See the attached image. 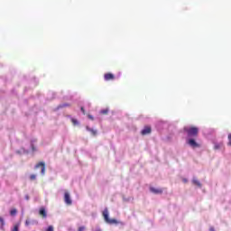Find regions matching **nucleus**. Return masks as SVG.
Wrapping results in <instances>:
<instances>
[{
  "mask_svg": "<svg viewBox=\"0 0 231 231\" xmlns=\"http://www.w3.org/2000/svg\"><path fill=\"white\" fill-rule=\"evenodd\" d=\"M35 142H37V139L31 140L29 147L23 148L22 152H35L37 151V148L35 147Z\"/></svg>",
  "mask_w": 231,
  "mask_h": 231,
  "instance_id": "1",
  "label": "nucleus"
},
{
  "mask_svg": "<svg viewBox=\"0 0 231 231\" xmlns=\"http://www.w3.org/2000/svg\"><path fill=\"white\" fill-rule=\"evenodd\" d=\"M184 131L187 132L188 136H198V133H199V129L198 127H185Z\"/></svg>",
  "mask_w": 231,
  "mask_h": 231,
  "instance_id": "2",
  "label": "nucleus"
},
{
  "mask_svg": "<svg viewBox=\"0 0 231 231\" xmlns=\"http://www.w3.org/2000/svg\"><path fill=\"white\" fill-rule=\"evenodd\" d=\"M186 143L191 147V149H198L199 147V143L196 142V139L189 137L186 139Z\"/></svg>",
  "mask_w": 231,
  "mask_h": 231,
  "instance_id": "3",
  "label": "nucleus"
},
{
  "mask_svg": "<svg viewBox=\"0 0 231 231\" xmlns=\"http://www.w3.org/2000/svg\"><path fill=\"white\" fill-rule=\"evenodd\" d=\"M103 217L105 218L106 223H108L109 225H113V224L116 223V219L109 218V211L107 210V208L104 209Z\"/></svg>",
  "mask_w": 231,
  "mask_h": 231,
  "instance_id": "4",
  "label": "nucleus"
},
{
  "mask_svg": "<svg viewBox=\"0 0 231 231\" xmlns=\"http://www.w3.org/2000/svg\"><path fill=\"white\" fill-rule=\"evenodd\" d=\"M35 169H41V173L42 174V176H44L46 172V165L44 164V162H40L36 164Z\"/></svg>",
  "mask_w": 231,
  "mask_h": 231,
  "instance_id": "5",
  "label": "nucleus"
},
{
  "mask_svg": "<svg viewBox=\"0 0 231 231\" xmlns=\"http://www.w3.org/2000/svg\"><path fill=\"white\" fill-rule=\"evenodd\" d=\"M64 199H65L66 205H71L72 201H71V197L69 196V192L68 191L65 192Z\"/></svg>",
  "mask_w": 231,
  "mask_h": 231,
  "instance_id": "6",
  "label": "nucleus"
},
{
  "mask_svg": "<svg viewBox=\"0 0 231 231\" xmlns=\"http://www.w3.org/2000/svg\"><path fill=\"white\" fill-rule=\"evenodd\" d=\"M104 79L106 82H109V80H115V75L113 73H106L104 75Z\"/></svg>",
  "mask_w": 231,
  "mask_h": 231,
  "instance_id": "7",
  "label": "nucleus"
},
{
  "mask_svg": "<svg viewBox=\"0 0 231 231\" xmlns=\"http://www.w3.org/2000/svg\"><path fill=\"white\" fill-rule=\"evenodd\" d=\"M221 147H223V142H215L214 143V149L215 151H219V149H221Z\"/></svg>",
  "mask_w": 231,
  "mask_h": 231,
  "instance_id": "8",
  "label": "nucleus"
},
{
  "mask_svg": "<svg viewBox=\"0 0 231 231\" xmlns=\"http://www.w3.org/2000/svg\"><path fill=\"white\" fill-rule=\"evenodd\" d=\"M150 190L153 194H162V189H158V188H150Z\"/></svg>",
  "mask_w": 231,
  "mask_h": 231,
  "instance_id": "9",
  "label": "nucleus"
},
{
  "mask_svg": "<svg viewBox=\"0 0 231 231\" xmlns=\"http://www.w3.org/2000/svg\"><path fill=\"white\" fill-rule=\"evenodd\" d=\"M151 133V127L149 126H145L143 130H142V134H149Z\"/></svg>",
  "mask_w": 231,
  "mask_h": 231,
  "instance_id": "10",
  "label": "nucleus"
},
{
  "mask_svg": "<svg viewBox=\"0 0 231 231\" xmlns=\"http://www.w3.org/2000/svg\"><path fill=\"white\" fill-rule=\"evenodd\" d=\"M192 183L193 185H197V187H201V182H199V180L196 177L192 179Z\"/></svg>",
  "mask_w": 231,
  "mask_h": 231,
  "instance_id": "11",
  "label": "nucleus"
},
{
  "mask_svg": "<svg viewBox=\"0 0 231 231\" xmlns=\"http://www.w3.org/2000/svg\"><path fill=\"white\" fill-rule=\"evenodd\" d=\"M86 130L88 131V133H91V134H93V136L97 135V130H95L93 128H89V126H87Z\"/></svg>",
  "mask_w": 231,
  "mask_h": 231,
  "instance_id": "12",
  "label": "nucleus"
},
{
  "mask_svg": "<svg viewBox=\"0 0 231 231\" xmlns=\"http://www.w3.org/2000/svg\"><path fill=\"white\" fill-rule=\"evenodd\" d=\"M40 215L42 216L43 217H47L46 209H44V208H42L40 209Z\"/></svg>",
  "mask_w": 231,
  "mask_h": 231,
  "instance_id": "13",
  "label": "nucleus"
},
{
  "mask_svg": "<svg viewBox=\"0 0 231 231\" xmlns=\"http://www.w3.org/2000/svg\"><path fill=\"white\" fill-rule=\"evenodd\" d=\"M0 228L1 230H5V219L0 217Z\"/></svg>",
  "mask_w": 231,
  "mask_h": 231,
  "instance_id": "14",
  "label": "nucleus"
},
{
  "mask_svg": "<svg viewBox=\"0 0 231 231\" xmlns=\"http://www.w3.org/2000/svg\"><path fill=\"white\" fill-rule=\"evenodd\" d=\"M71 122H72V124H73V125H79V120H77L76 118H73V117H71Z\"/></svg>",
  "mask_w": 231,
  "mask_h": 231,
  "instance_id": "15",
  "label": "nucleus"
},
{
  "mask_svg": "<svg viewBox=\"0 0 231 231\" xmlns=\"http://www.w3.org/2000/svg\"><path fill=\"white\" fill-rule=\"evenodd\" d=\"M69 104L68 103H63V104H60L59 106H58V109H62V107H69Z\"/></svg>",
  "mask_w": 231,
  "mask_h": 231,
  "instance_id": "16",
  "label": "nucleus"
},
{
  "mask_svg": "<svg viewBox=\"0 0 231 231\" xmlns=\"http://www.w3.org/2000/svg\"><path fill=\"white\" fill-rule=\"evenodd\" d=\"M21 224H16L14 228L12 229V231H19V226Z\"/></svg>",
  "mask_w": 231,
  "mask_h": 231,
  "instance_id": "17",
  "label": "nucleus"
},
{
  "mask_svg": "<svg viewBox=\"0 0 231 231\" xmlns=\"http://www.w3.org/2000/svg\"><path fill=\"white\" fill-rule=\"evenodd\" d=\"M108 109H102V110H100V114L101 115H107V113H108Z\"/></svg>",
  "mask_w": 231,
  "mask_h": 231,
  "instance_id": "18",
  "label": "nucleus"
},
{
  "mask_svg": "<svg viewBox=\"0 0 231 231\" xmlns=\"http://www.w3.org/2000/svg\"><path fill=\"white\" fill-rule=\"evenodd\" d=\"M15 214H17V209H12V210L10 211V215H11V216H15Z\"/></svg>",
  "mask_w": 231,
  "mask_h": 231,
  "instance_id": "19",
  "label": "nucleus"
},
{
  "mask_svg": "<svg viewBox=\"0 0 231 231\" xmlns=\"http://www.w3.org/2000/svg\"><path fill=\"white\" fill-rule=\"evenodd\" d=\"M36 178H37V175H35V174H32L30 176V180H35Z\"/></svg>",
  "mask_w": 231,
  "mask_h": 231,
  "instance_id": "20",
  "label": "nucleus"
},
{
  "mask_svg": "<svg viewBox=\"0 0 231 231\" xmlns=\"http://www.w3.org/2000/svg\"><path fill=\"white\" fill-rule=\"evenodd\" d=\"M46 231H53V226H49Z\"/></svg>",
  "mask_w": 231,
  "mask_h": 231,
  "instance_id": "21",
  "label": "nucleus"
},
{
  "mask_svg": "<svg viewBox=\"0 0 231 231\" xmlns=\"http://www.w3.org/2000/svg\"><path fill=\"white\" fill-rule=\"evenodd\" d=\"M227 138H228L229 144L231 145V134H228Z\"/></svg>",
  "mask_w": 231,
  "mask_h": 231,
  "instance_id": "22",
  "label": "nucleus"
},
{
  "mask_svg": "<svg viewBox=\"0 0 231 231\" xmlns=\"http://www.w3.org/2000/svg\"><path fill=\"white\" fill-rule=\"evenodd\" d=\"M84 230H86V227H85V226H80V227L79 228V231H84Z\"/></svg>",
  "mask_w": 231,
  "mask_h": 231,
  "instance_id": "23",
  "label": "nucleus"
},
{
  "mask_svg": "<svg viewBox=\"0 0 231 231\" xmlns=\"http://www.w3.org/2000/svg\"><path fill=\"white\" fill-rule=\"evenodd\" d=\"M88 118H89V120H94V117L91 115H88Z\"/></svg>",
  "mask_w": 231,
  "mask_h": 231,
  "instance_id": "24",
  "label": "nucleus"
},
{
  "mask_svg": "<svg viewBox=\"0 0 231 231\" xmlns=\"http://www.w3.org/2000/svg\"><path fill=\"white\" fill-rule=\"evenodd\" d=\"M30 225V221L26 220L25 221V226H28Z\"/></svg>",
  "mask_w": 231,
  "mask_h": 231,
  "instance_id": "25",
  "label": "nucleus"
},
{
  "mask_svg": "<svg viewBox=\"0 0 231 231\" xmlns=\"http://www.w3.org/2000/svg\"><path fill=\"white\" fill-rule=\"evenodd\" d=\"M25 199L28 201V199H30V196L25 195Z\"/></svg>",
  "mask_w": 231,
  "mask_h": 231,
  "instance_id": "26",
  "label": "nucleus"
},
{
  "mask_svg": "<svg viewBox=\"0 0 231 231\" xmlns=\"http://www.w3.org/2000/svg\"><path fill=\"white\" fill-rule=\"evenodd\" d=\"M209 231H216V229H214V227H210Z\"/></svg>",
  "mask_w": 231,
  "mask_h": 231,
  "instance_id": "27",
  "label": "nucleus"
},
{
  "mask_svg": "<svg viewBox=\"0 0 231 231\" xmlns=\"http://www.w3.org/2000/svg\"><path fill=\"white\" fill-rule=\"evenodd\" d=\"M184 183H187L188 180L187 179H183Z\"/></svg>",
  "mask_w": 231,
  "mask_h": 231,
  "instance_id": "28",
  "label": "nucleus"
},
{
  "mask_svg": "<svg viewBox=\"0 0 231 231\" xmlns=\"http://www.w3.org/2000/svg\"><path fill=\"white\" fill-rule=\"evenodd\" d=\"M81 111H82V113H84V107H81Z\"/></svg>",
  "mask_w": 231,
  "mask_h": 231,
  "instance_id": "29",
  "label": "nucleus"
}]
</instances>
